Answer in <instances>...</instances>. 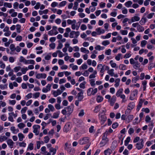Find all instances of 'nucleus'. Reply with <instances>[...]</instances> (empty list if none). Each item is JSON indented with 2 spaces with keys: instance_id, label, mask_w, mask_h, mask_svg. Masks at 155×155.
Listing matches in <instances>:
<instances>
[{
  "instance_id": "nucleus-1",
  "label": "nucleus",
  "mask_w": 155,
  "mask_h": 155,
  "mask_svg": "<svg viewBox=\"0 0 155 155\" xmlns=\"http://www.w3.org/2000/svg\"><path fill=\"white\" fill-rule=\"evenodd\" d=\"M78 143L81 145L89 143L90 139L87 137H83L79 140Z\"/></svg>"
},
{
  "instance_id": "nucleus-2",
  "label": "nucleus",
  "mask_w": 155,
  "mask_h": 155,
  "mask_svg": "<svg viewBox=\"0 0 155 155\" xmlns=\"http://www.w3.org/2000/svg\"><path fill=\"white\" fill-rule=\"evenodd\" d=\"M108 140L107 137L106 135L104 134L102 137V140L100 144V147H102L104 146L107 142Z\"/></svg>"
},
{
  "instance_id": "nucleus-3",
  "label": "nucleus",
  "mask_w": 155,
  "mask_h": 155,
  "mask_svg": "<svg viewBox=\"0 0 155 155\" xmlns=\"http://www.w3.org/2000/svg\"><path fill=\"white\" fill-rule=\"evenodd\" d=\"M97 88H95L94 89L92 88H89L87 91V94L88 96L91 95H94L97 92Z\"/></svg>"
},
{
  "instance_id": "nucleus-4",
  "label": "nucleus",
  "mask_w": 155,
  "mask_h": 155,
  "mask_svg": "<svg viewBox=\"0 0 155 155\" xmlns=\"http://www.w3.org/2000/svg\"><path fill=\"white\" fill-rule=\"evenodd\" d=\"M141 142H139L137 143L135 145V147L138 150H140L142 149L143 147V140L142 139L140 140Z\"/></svg>"
},
{
  "instance_id": "nucleus-5",
  "label": "nucleus",
  "mask_w": 155,
  "mask_h": 155,
  "mask_svg": "<svg viewBox=\"0 0 155 155\" xmlns=\"http://www.w3.org/2000/svg\"><path fill=\"white\" fill-rule=\"evenodd\" d=\"M74 107V105L73 104H71L70 106L68 107H65V108L66 109L67 114L68 115H70L72 112Z\"/></svg>"
},
{
  "instance_id": "nucleus-6",
  "label": "nucleus",
  "mask_w": 155,
  "mask_h": 155,
  "mask_svg": "<svg viewBox=\"0 0 155 155\" xmlns=\"http://www.w3.org/2000/svg\"><path fill=\"white\" fill-rule=\"evenodd\" d=\"M80 35V32L78 31H71L69 37L71 38L75 37L77 38Z\"/></svg>"
},
{
  "instance_id": "nucleus-7",
  "label": "nucleus",
  "mask_w": 155,
  "mask_h": 155,
  "mask_svg": "<svg viewBox=\"0 0 155 155\" xmlns=\"http://www.w3.org/2000/svg\"><path fill=\"white\" fill-rule=\"evenodd\" d=\"M71 128V127L70 124L69 123H67L64 126L63 131L64 132L67 133L70 130Z\"/></svg>"
},
{
  "instance_id": "nucleus-8",
  "label": "nucleus",
  "mask_w": 155,
  "mask_h": 155,
  "mask_svg": "<svg viewBox=\"0 0 155 155\" xmlns=\"http://www.w3.org/2000/svg\"><path fill=\"white\" fill-rule=\"evenodd\" d=\"M99 118L101 124H103L107 120V117L104 114L101 115L100 116L99 114Z\"/></svg>"
},
{
  "instance_id": "nucleus-9",
  "label": "nucleus",
  "mask_w": 155,
  "mask_h": 155,
  "mask_svg": "<svg viewBox=\"0 0 155 155\" xmlns=\"http://www.w3.org/2000/svg\"><path fill=\"white\" fill-rule=\"evenodd\" d=\"M34 129L33 132L35 133L36 135H38L39 134V132L38 131V129H40V127L38 125H35L33 126Z\"/></svg>"
},
{
  "instance_id": "nucleus-10",
  "label": "nucleus",
  "mask_w": 155,
  "mask_h": 155,
  "mask_svg": "<svg viewBox=\"0 0 155 155\" xmlns=\"http://www.w3.org/2000/svg\"><path fill=\"white\" fill-rule=\"evenodd\" d=\"M105 65H103L102 64H100L97 65V69L98 71L100 72L104 71L105 69H104V67Z\"/></svg>"
},
{
  "instance_id": "nucleus-11",
  "label": "nucleus",
  "mask_w": 155,
  "mask_h": 155,
  "mask_svg": "<svg viewBox=\"0 0 155 155\" xmlns=\"http://www.w3.org/2000/svg\"><path fill=\"white\" fill-rule=\"evenodd\" d=\"M51 84H48L46 86V87H44L42 89V91L44 93H47L50 91L51 89Z\"/></svg>"
},
{
  "instance_id": "nucleus-12",
  "label": "nucleus",
  "mask_w": 155,
  "mask_h": 155,
  "mask_svg": "<svg viewBox=\"0 0 155 155\" xmlns=\"http://www.w3.org/2000/svg\"><path fill=\"white\" fill-rule=\"evenodd\" d=\"M47 77L46 74L45 73L38 74L36 76V78L38 79L41 78H45Z\"/></svg>"
},
{
  "instance_id": "nucleus-13",
  "label": "nucleus",
  "mask_w": 155,
  "mask_h": 155,
  "mask_svg": "<svg viewBox=\"0 0 155 155\" xmlns=\"http://www.w3.org/2000/svg\"><path fill=\"white\" fill-rule=\"evenodd\" d=\"M83 92L81 91L78 93L77 94L78 100L79 101H81L84 98V96L83 95Z\"/></svg>"
},
{
  "instance_id": "nucleus-14",
  "label": "nucleus",
  "mask_w": 155,
  "mask_h": 155,
  "mask_svg": "<svg viewBox=\"0 0 155 155\" xmlns=\"http://www.w3.org/2000/svg\"><path fill=\"white\" fill-rule=\"evenodd\" d=\"M7 143L8 146L11 148H12L13 147V145L14 143L13 141L12 140L9 139L7 141Z\"/></svg>"
},
{
  "instance_id": "nucleus-15",
  "label": "nucleus",
  "mask_w": 155,
  "mask_h": 155,
  "mask_svg": "<svg viewBox=\"0 0 155 155\" xmlns=\"http://www.w3.org/2000/svg\"><path fill=\"white\" fill-rule=\"evenodd\" d=\"M10 48L11 50L10 54H13L16 50V48L15 45L13 44H12L10 45Z\"/></svg>"
},
{
  "instance_id": "nucleus-16",
  "label": "nucleus",
  "mask_w": 155,
  "mask_h": 155,
  "mask_svg": "<svg viewBox=\"0 0 155 155\" xmlns=\"http://www.w3.org/2000/svg\"><path fill=\"white\" fill-rule=\"evenodd\" d=\"M62 92V91H61L60 90L58 89L57 91H53L52 94L54 97H56L58 95L61 94Z\"/></svg>"
},
{
  "instance_id": "nucleus-17",
  "label": "nucleus",
  "mask_w": 155,
  "mask_h": 155,
  "mask_svg": "<svg viewBox=\"0 0 155 155\" xmlns=\"http://www.w3.org/2000/svg\"><path fill=\"white\" fill-rule=\"evenodd\" d=\"M137 90H135L133 91L132 94H131L130 97V99L131 100H133L135 98V96L137 95Z\"/></svg>"
},
{
  "instance_id": "nucleus-18",
  "label": "nucleus",
  "mask_w": 155,
  "mask_h": 155,
  "mask_svg": "<svg viewBox=\"0 0 155 155\" xmlns=\"http://www.w3.org/2000/svg\"><path fill=\"white\" fill-rule=\"evenodd\" d=\"M140 18L137 16H135L131 18V21L133 22L135 21H138L140 20Z\"/></svg>"
},
{
  "instance_id": "nucleus-19",
  "label": "nucleus",
  "mask_w": 155,
  "mask_h": 155,
  "mask_svg": "<svg viewBox=\"0 0 155 155\" xmlns=\"http://www.w3.org/2000/svg\"><path fill=\"white\" fill-rule=\"evenodd\" d=\"M116 100V97L115 96H113L111 98L110 101V105L113 106L114 105Z\"/></svg>"
},
{
  "instance_id": "nucleus-20",
  "label": "nucleus",
  "mask_w": 155,
  "mask_h": 155,
  "mask_svg": "<svg viewBox=\"0 0 155 155\" xmlns=\"http://www.w3.org/2000/svg\"><path fill=\"white\" fill-rule=\"evenodd\" d=\"M98 35H100L101 34L104 33L105 31L104 29H101L100 28H98L96 29Z\"/></svg>"
},
{
  "instance_id": "nucleus-21",
  "label": "nucleus",
  "mask_w": 155,
  "mask_h": 155,
  "mask_svg": "<svg viewBox=\"0 0 155 155\" xmlns=\"http://www.w3.org/2000/svg\"><path fill=\"white\" fill-rule=\"evenodd\" d=\"M135 106L134 103V102L130 103L127 106V109L129 110H132Z\"/></svg>"
},
{
  "instance_id": "nucleus-22",
  "label": "nucleus",
  "mask_w": 155,
  "mask_h": 155,
  "mask_svg": "<svg viewBox=\"0 0 155 155\" xmlns=\"http://www.w3.org/2000/svg\"><path fill=\"white\" fill-rule=\"evenodd\" d=\"M147 21V19L146 18L143 17L139 21L140 23L142 25L145 24Z\"/></svg>"
},
{
  "instance_id": "nucleus-23",
  "label": "nucleus",
  "mask_w": 155,
  "mask_h": 155,
  "mask_svg": "<svg viewBox=\"0 0 155 155\" xmlns=\"http://www.w3.org/2000/svg\"><path fill=\"white\" fill-rule=\"evenodd\" d=\"M103 99V98L102 96L100 95H98L97 96L96 101L98 103L101 102Z\"/></svg>"
},
{
  "instance_id": "nucleus-24",
  "label": "nucleus",
  "mask_w": 155,
  "mask_h": 155,
  "mask_svg": "<svg viewBox=\"0 0 155 155\" xmlns=\"http://www.w3.org/2000/svg\"><path fill=\"white\" fill-rule=\"evenodd\" d=\"M97 71L96 70L94 71L93 73L92 74H91L89 76V78L90 79H91L94 78L96 77V75L97 74Z\"/></svg>"
},
{
  "instance_id": "nucleus-25",
  "label": "nucleus",
  "mask_w": 155,
  "mask_h": 155,
  "mask_svg": "<svg viewBox=\"0 0 155 155\" xmlns=\"http://www.w3.org/2000/svg\"><path fill=\"white\" fill-rule=\"evenodd\" d=\"M11 130L12 131L13 133L15 134L18 132L19 130L18 129H15V127H12L10 128Z\"/></svg>"
},
{
  "instance_id": "nucleus-26",
  "label": "nucleus",
  "mask_w": 155,
  "mask_h": 155,
  "mask_svg": "<svg viewBox=\"0 0 155 155\" xmlns=\"http://www.w3.org/2000/svg\"><path fill=\"white\" fill-rule=\"evenodd\" d=\"M57 27L56 26H53L52 29L51 30L54 33V35H56L58 33V32L57 30Z\"/></svg>"
},
{
  "instance_id": "nucleus-27",
  "label": "nucleus",
  "mask_w": 155,
  "mask_h": 155,
  "mask_svg": "<svg viewBox=\"0 0 155 155\" xmlns=\"http://www.w3.org/2000/svg\"><path fill=\"white\" fill-rule=\"evenodd\" d=\"M134 65V67L136 69H138L140 66V64L138 61L135 62Z\"/></svg>"
},
{
  "instance_id": "nucleus-28",
  "label": "nucleus",
  "mask_w": 155,
  "mask_h": 155,
  "mask_svg": "<svg viewBox=\"0 0 155 155\" xmlns=\"http://www.w3.org/2000/svg\"><path fill=\"white\" fill-rule=\"evenodd\" d=\"M123 89L122 88H120L118 91L116 93V95L117 97H120L121 94L122 93Z\"/></svg>"
},
{
  "instance_id": "nucleus-29",
  "label": "nucleus",
  "mask_w": 155,
  "mask_h": 155,
  "mask_svg": "<svg viewBox=\"0 0 155 155\" xmlns=\"http://www.w3.org/2000/svg\"><path fill=\"white\" fill-rule=\"evenodd\" d=\"M137 29L138 31L139 32H141L143 31L144 30V28L140 25L138 26Z\"/></svg>"
},
{
  "instance_id": "nucleus-30",
  "label": "nucleus",
  "mask_w": 155,
  "mask_h": 155,
  "mask_svg": "<svg viewBox=\"0 0 155 155\" xmlns=\"http://www.w3.org/2000/svg\"><path fill=\"white\" fill-rule=\"evenodd\" d=\"M18 136L19 138V140L20 141H22L23 139L24 138V135L21 133H20L18 134Z\"/></svg>"
},
{
  "instance_id": "nucleus-31",
  "label": "nucleus",
  "mask_w": 155,
  "mask_h": 155,
  "mask_svg": "<svg viewBox=\"0 0 155 155\" xmlns=\"http://www.w3.org/2000/svg\"><path fill=\"white\" fill-rule=\"evenodd\" d=\"M81 51L82 52H84V53L88 54L89 51L88 50L86 49V48L82 47L80 49Z\"/></svg>"
},
{
  "instance_id": "nucleus-32",
  "label": "nucleus",
  "mask_w": 155,
  "mask_h": 155,
  "mask_svg": "<svg viewBox=\"0 0 155 155\" xmlns=\"http://www.w3.org/2000/svg\"><path fill=\"white\" fill-rule=\"evenodd\" d=\"M114 69H111L110 70H109L107 71V73L109 74L110 76H113L114 75Z\"/></svg>"
},
{
  "instance_id": "nucleus-33",
  "label": "nucleus",
  "mask_w": 155,
  "mask_h": 155,
  "mask_svg": "<svg viewBox=\"0 0 155 155\" xmlns=\"http://www.w3.org/2000/svg\"><path fill=\"white\" fill-rule=\"evenodd\" d=\"M101 106L100 105H99L96 106L94 110V112L95 113H97L99 112L100 110V109L101 108Z\"/></svg>"
},
{
  "instance_id": "nucleus-34",
  "label": "nucleus",
  "mask_w": 155,
  "mask_h": 155,
  "mask_svg": "<svg viewBox=\"0 0 155 155\" xmlns=\"http://www.w3.org/2000/svg\"><path fill=\"white\" fill-rule=\"evenodd\" d=\"M4 6L5 7H8L9 8L12 7V4L10 3L4 2Z\"/></svg>"
},
{
  "instance_id": "nucleus-35",
  "label": "nucleus",
  "mask_w": 155,
  "mask_h": 155,
  "mask_svg": "<svg viewBox=\"0 0 155 155\" xmlns=\"http://www.w3.org/2000/svg\"><path fill=\"white\" fill-rule=\"evenodd\" d=\"M49 151L50 152H53L52 155H54L56 152V150L53 147L49 148Z\"/></svg>"
},
{
  "instance_id": "nucleus-36",
  "label": "nucleus",
  "mask_w": 155,
  "mask_h": 155,
  "mask_svg": "<svg viewBox=\"0 0 155 155\" xmlns=\"http://www.w3.org/2000/svg\"><path fill=\"white\" fill-rule=\"evenodd\" d=\"M87 68V66L86 64L84 63L80 67V69L82 70L86 69Z\"/></svg>"
},
{
  "instance_id": "nucleus-37",
  "label": "nucleus",
  "mask_w": 155,
  "mask_h": 155,
  "mask_svg": "<svg viewBox=\"0 0 155 155\" xmlns=\"http://www.w3.org/2000/svg\"><path fill=\"white\" fill-rule=\"evenodd\" d=\"M7 137L5 136H1L0 137V142H2L3 141L6 140Z\"/></svg>"
},
{
  "instance_id": "nucleus-38",
  "label": "nucleus",
  "mask_w": 155,
  "mask_h": 155,
  "mask_svg": "<svg viewBox=\"0 0 155 155\" xmlns=\"http://www.w3.org/2000/svg\"><path fill=\"white\" fill-rule=\"evenodd\" d=\"M110 64L112 68H117V66L116 64L113 61V60H111L110 61Z\"/></svg>"
},
{
  "instance_id": "nucleus-39",
  "label": "nucleus",
  "mask_w": 155,
  "mask_h": 155,
  "mask_svg": "<svg viewBox=\"0 0 155 155\" xmlns=\"http://www.w3.org/2000/svg\"><path fill=\"white\" fill-rule=\"evenodd\" d=\"M111 150L109 149H108L104 151L105 155H110L111 152Z\"/></svg>"
},
{
  "instance_id": "nucleus-40",
  "label": "nucleus",
  "mask_w": 155,
  "mask_h": 155,
  "mask_svg": "<svg viewBox=\"0 0 155 155\" xmlns=\"http://www.w3.org/2000/svg\"><path fill=\"white\" fill-rule=\"evenodd\" d=\"M147 43V41L146 40L142 41L140 43L141 46L142 47H145Z\"/></svg>"
},
{
  "instance_id": "nucleus-41",
  "label": "nucleus",
  "mask_w": 155,
  "mask_h": 155,
  "mask_svg": "<svg viewBox=\"0 0 155 155\" xmlns=\"http://www.w3.org/2000/svg\"><path fill=\"white\" fill-rule=\"evenodd\" d=\"M25 124L23 123H20L18 125V127L20 129H22L25 127Z\"/></svg>"
},
{
  "instance_id": "nucleus-42",
  "label": "nucleus",
  "mask_w": 155,
  "mask_h": 155,
  "mask_svg": "<svg viewBox=\"0 0 155 155\" xmlns=\"http://www.w3.org/2000/svg\"><path fill=\"white\" fill-rule=\"evenodd\" d=\"M48 107L49 108L50 110L51 111H53L55 110L54 106L51 104H48Z\"/></svg>"
},
{
  "instance_id": "nucleus-43",
  "label": "nucleus",
  "mask_w": 155,
  "mask_h": 155,
  "mask_svg": "<svg viewBox=\"0 0 155 155\" xmlns=\"http://www.w3.org/2000/svg\"><path fill=\"white\" fill-rule=\"evenodd\" d=\"M110 42L108 40H106L103 41L102 43V44L103 45L106 46L110 44Z\"/></svg>"
},
{
  "instance_id": "nucleus-44",
  "label": "nucleus",
  "mask_w": 155,
  "mask_h": 155,
  "mask_svg": "<svg viewBox=\"0 0 155 155\" xmlns=\"http://www.w3.org/2000/svg\"><path fill=\"white\" fill-rule=\"evenodd\" d=\"M59 113L58 112L54 113L53 114L52 117L54 118H57L59 117Z\"/></svg>"
},
{
  "instance_id": "nucleus-45",
  "label": "nucleus",
  "mask_w": 155,
  "mask_h": 155,
  "mask_svg": "<svg viewBox=\"0 0 155 155\" xmlns=\"http://www.w3.org/2000/svg\"><path fill=\"white\" fill-rule=\"evenodd\" d=\"M91 85L92 86H94L95 84V80L94 79H91L89 80Z\"/></svg>"
},
{
  "instance_id": "nucleus-46",
  "label": "nucleus",
  "mask_w": 155,
  "mask_h": 155,
  "mask_svg": "<svg viewBox=\"0 0 155 155\" xmlns=\"http://www.w3.org/2000/svg\"><path fill=\"white\" fill-rule=\"evenodd\" d=\"M1 119L2 120L5 121L6 120L7 117L5 115L3 114L1 116Z\"/></svg>"
},
{
  "instance_id": "nucleus-47",
  "label": "nucleus",
  "mask_w": 155,
  "mask_h": 155,
  "mask_svg": "<svg viewBox=\"0 0 155 155\" xmlns=\"http://www.w3.org/2000/svg\"><path fill=\"white\" fill-rule=\"evenodd\" d=\"M29 149L30 150H32L33 149V144L32 143H31L29 144L28 149Z\"/></svg>"
},
{
  "instance_id": "nucleus-48",
  "label": "nucleus",
  "mask_w": 155,
  "mask_h": 155,
  "mask_svg": "<svg viewBox=\"0 0 155 155\" xmlns=\"http://www.w3.org/2000/svg\"><path fill=\"white\" fill-rule=\"evenodd\" d=\"M147 48L148 49H154L155 48L152 45L148 44L147 46Z\"/></svg>"
},
{
  "instance_id": "nucleus-49",
  "label": "nucleus",
  "mask_w": 155,
  "mask_h": 155,
  "mask_svg": "<svg viewBox=\"0 0 155 155\" xmlns=\"http://www.w3.org/2000/svg\"><path fill=\"white\" fill-rule=\"evenodd\" d=\"M17 31L18 33H20L21 32V26L20 25L18 24L16 25Z\"/></svg>"
},
{
  "instance_id": "nucleus-50",
  "label": "nucleus",
  "mask_w": 155,
  "mask_h": 155,
  "mask_svg": "<svg viewBox=\"0 0 155 155\" xmlns=\"http://www.w3.org/2000/svg\"><path fill=\"white\" fill-rule=\"evenodd\" d=\"M86 84V82L85 81L83 82V83H81L79 85V87L80 88L83 89L85 88V85Z\"/></svg>"
},
{
  "instance_id": "nucleus-51",
  "label": "nucleus",
  "mask_w": 155,
  "mask_h": 155,
  "mask_svg": "<svg viewBox=\"0 0 155 155\" xmlns=\"http://www.w3.org/2000/svg\"><path fill=\"white\" fill-rule=\"evenodd\" d=\"M154 14V13H150L147 15V17L148 19H151L153 17Z\"/></svg>"
},
{
  "instance_id": "nucleus-52",
  "label": "nucleus",
  "mask_w": 155,
  "mask_h": 155,
  "mask_svg": "<svg viewBox=\"0 0 155 155\" xmlns=\"http://www.w3.org/2000/svg\"><path fill=\"white\" fill-rule=\"evenodd\" d=\"M82 74L85 77H87L89 75V73L87 70L84 71Z\"/></svg>"
},
{
  "instance_id": "nucleus-53",
  "label": "nucleus",
  "mask_w": 155,
  "mask_h": 155,
  "mask_svg": "<svg viewBox=\"0 0 155 155\" xmlns=\"http://www.w3.org/2000/svg\"><path fill=\"white\" fill-rule=\"evenodd\" d=\"M84 110L83 109L81 110L78 114V116L79 117H82L84 115Z\"/></svg>"
},
{
  "instance_id": "nucleus-54",
  "label": "nucleus",
  "mask_w": 155,
  "mask_h": 155,
  "mask_svg": "<svg viewBox=\"0 0 155 155\" xmlns=\"http://www.w3.org/2000/svg\"><path fill=\"white\" fill-rule=\"evenodd\" d=\"M21 69V67L20 66H17L15 67L14 68V71L15 72H18Z\"/></svg>"
},
{
  "instance_id": "nucleus-55",
  "label": "nucleus",
  "mask_w": 155,
  "mask_h": 155,
  "mask_svg": "<svg viewBox=\"0 0 155 155\" xmlns=\"http://www.w3.org/2000/svg\"><path fill=\"white\" fill-rule=\"evenodd\" d=\"M28 108L27 107H25L24 108H22L21 110V113L22 114H24V113H25L26 110H27Z\"/></svg>"
},
{
  "instance_id": "nucleus-56",
  "label": "nucleus",
  "mask_w": 155,
  "mask_h": 155,
  "mask_svg": "<svg viewBox=\"0 0 155 155\" xmlns=\"http://www.w3.org/2000/svg\"><path fill=\"white\" fill-rule=\"evenodd\" d=\"M67 3V2L66 1H63L60 2L59 4L60 7H63Z\"/></svg>"
},
{
  "instance_id": "nucleus-57",
  "label": "nucleus",
  "mask_w": 155,
  "mask_h": 155,
  "mask_svg": "<svg viewBox=\"0 0 155 155\" xmlns=\"http://www.w3.org/2000/svg\"><path fill=\"white\" fill-rule=\"evenodd\" d=\"M21 69V71L22 72V73L23 74H25L26 73V72L28 70L27 67H26L25 68H22Z\"/></svg>"
},
{
  "instance_id": "nucleus-58",
  "label": "nucleus",
  "mask_w": 155,
  "mask_h": 155,
  "mask_svg": "<svg viewBox=\"0 0 155 155\" xmlns=\"http://www.w3.org/2000/svg\"><path fill=\"white\" fill-rule=\"evenodd\" d=\"M78 3L77 2H75L74 3V6L73 7V9L74 10H76L78 8Z\"/></svg>"
},
{
  "instance_id": "nucleus-59",
  "label": "nucleus",
  "mask_w": 155,
  "mask_h": 155,
  "mask_svg": "<svg viewBox=\"0 0 155 155\" xmlns=\"http://www.w3.org/2000/svg\"><path fill=\"white\" fill-rule=\"evenodd\" d=\"M134 116L133 115H129L127 117L128 119V122H130L132 121L133 118Z\"/></svg>"
},
{
  "instance_id": "nucleus-60",
  "label": "nucleus",
  "mask_w": 155,
  "mask_h": 155,
  "mask_svg": "<svg viewBox=\"0 0 155 155\" xmlns=\"http://www.w3.org/2000/svg\"><path fill=\"white\" fill-rule=\"evenodd\" d=\"M104 47H101L100 45H97L95 47V49L97 50H98L99 51L101 50H102L104 48Z\"/></svg>"
},
{
  "instance_id": "nucleus-61",
  "label": "nucleus",
  "mask_w": 155,
  "mask_h": 155,
  "mask_svg": "<svg viewBox=\"0 0 155 155\" xmlns=\"http://www.w3.org/2000/svg\"><path fill=\"white\" fill-rule=\"evenodd\" d=\"M0 67L3 69H4L5 68V64L2 61H0Z\"/></svg>"
},
{
  "instance_id": "nucleus-62",
  "label": "nucleus",
  "mask_w": 155,
  "mask_h": 155,
  "mask_svg": "<svg viewBox=\"0 0 155 155\" xmlns=\"http://www.w3.org/2000/svg\"><path fill=\"white\" fill-rule=\"evenodd\" d=\"M7 88V84H0V88L1 89H4L5 88Z\"/></svg>"
},
{
  "instance_id": "nucleus-63",
  "label": "nucleus",
  "mask_w": 155,
  "mask_h": 155,
  "mask_svg": "<svg viewBox=\"0 0 155 155\" xmlns=\"http://www.w3.org/2000/svg\"><path fill=\"white\" fill-rule=\"evenodd\" d=\"M104 57V54H102L101 55H99L98 56V58L99 59V61H101L102 60H103Z\"/></svg>"
},
{
  "instance_id": "nucleus-64",
  "label": "nucleus",
  "mask_w": 155,
  "mask_h": 155,
  "mask_svg": "<svg viewBox=\"0 0 155 155\" xmlns=\"http://www.w3.org/2000/svg\"><path fill=\"white\" fill-rule=\"evenodd\" d=\"M15 39L16 41H21L22 39V37L21 36L18 35L16 37Z\"/></svg>"
}]
</instances>
